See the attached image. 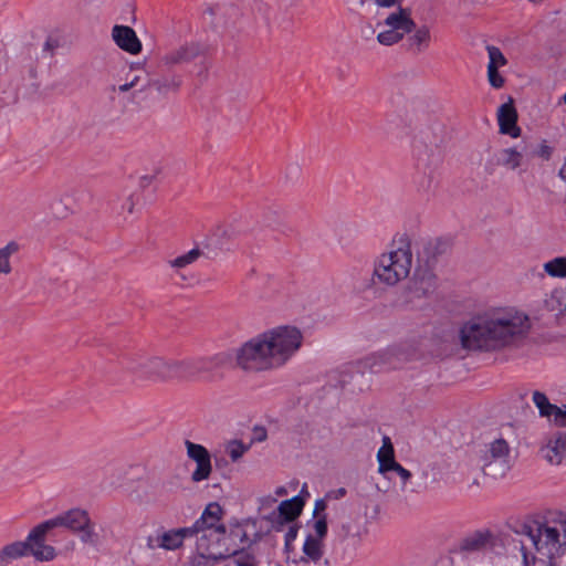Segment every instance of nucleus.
<instances>
[{
	"instance_id": "nucleus-51",
	"label": "nucleus",
	"mask_w": 566,
	"mask_h": 566,
	"mask_svg": "<svg viewBox=\"0 0 566 566\" xmlns=\"http://www.w3.org/2000/svg\"><path fill=\"white\" fill-rule=\"evenodd\" d=\"M70 213V209L65 208L63 211L56 212L57 217L64 218Z\"/></svg>"
},
{
	"instance_id": "nucleus-52",
	"label": "nucleus",
	"mask_w": 566,
	"mask_h": 566,
	"mask_svg": "<svg viewBox=\"0 0 566 566\" xmlns=\"http://www.w3.org/2000/svg\"><path fill=\"white\" fill-rule=\"evenodd\" d=\"M213 542H216V537H211V538L208 539L209 544H212Z\"/></svg>"
},
{
	"instance_id": "nucleus-24",
	"label": "nucleus",
	"mask_w": 566,
	"mask_h": 566,
	"mask_svg": "<svg viewBox=\"0 0 566 566\" xmlns=\"http://www.w3.org/2000/svg\"><path fill=\"white\" fill-rule=\"evenodd\" d=\"M542 453L551 464H560L566 458V433L551 439L542 449Z\"/></svg>"
},
{
	"instance_id": "nucleus-23",
	"label": "nucleus",
	"mask_w": 566,
	"mask_h": 566,
	"mask_svg": "<svg viewBox=\"0 0 566 566\" xmlns=\"http://www.w3.org/2000/svg\"><path fill=\"white\" fill-rule=\"evenodd\" d=\"M228 549H223V545L218 541L208 544V551L203 552L196 545V555L190 560V566H213L214 562L227 558Z\"/></svg>"
},
{
	"instance_id": "nucleus-10",
	"label": "nucleus",
	"mask_w": 566,
	"mask_h": 566,
	"mask_svg": "<svg viewBox=\"0 0 566 566\" xmlns=\"http://www.w3.org/2000/svg\"><path fill=\"white\" fill-rule=\"evenodd\" d=\"M511 469L510 446L503 438L485 446L482 454V470L494 479L503 478Z\"/></svg>"
},
{
	"instance_id": "nucleus-33",
	"label": "nucleus",
	"mask_w": 566,
	"mask_h": 566,
	"mask_svg": "<svg viewBox=\"0 0 566 566\" xmlns=\"http://www.w3.org/2000/svg\"><path fill=\"white\" fill-rule=\"evenodd\" d=\"M181 84V76L172 74L151 81L150 86H153L158 93L166 94L168 92H177Z\"/></svg>"
},
{
	"instance_id": "nucleus-7",
	"label": "nucleus",
	"mask_w": 566,
	"mask_h": 566,
	"mask_svg": "<svg viewBox=\"0 0 566 566\" xmlns=\"http://www.w3.org/2000/svg\"><path fill=\"white\" fill-rule=\"evenodd\" d=\"M222 514L223 510L218 503H209L200 518L191 527H187L190 536H196V545L201 551H208V539L211 537H216L220 544L226 539V527L220 523Z\"/></svg>"
},
{
	"instance_id": "nucleus-37",
	"label": "nucleus",
	"mask_w": 566,
	"mask_h": 566,
	"mask_svg": "<svg viewBox=\"0 0 566 566\" xmlns=\"http://www.w3.org/2000/svg\"><path fill=\"white\" fill-rule=\"evenodd\" d=\"M489 537H490L489 534H482V533L473 534L472 536L467 537L462 542L461 549L467 551V552L480 551L486 545Z\"/></svg>"
},
{
	"instance_id": "nucleus-43",
	"label": "nucleus",
	"mask_w": 566,
	"mask_h": 566,
	"mask_svg": "<svg viewBox=\"0 0 566 566\" xmlns=\"http://www.w3.org/2000/svg\"><path fill=\"white\" fill-rule=\"evenodd\" d=\"M558 426H566V406L559 408L554 405V410L551 412V418Z\"/></svg>"
},
{
	"instance_id": "nucleus-28",
	"label": "nucleus",
	"mask_w": 566,
	"mask_h": 566,
	"mask_svg": "<svg viewBox=\"0 0 566 566\" xmlns=\"http://www.w3.org/2000/svg\"><path fill=\"white\" fill-rule=\"evenodd\" d=\"M412 34L408 38V49L413 53L424 52L431 42V32L429 27L421 25L412 30Z\"/></svg>"
},
{
	"instance_id": "nucleus-16",
	"label": "nucleus",
	"mask_w": 566,
	"mask_h": 566,
	"mask_svg": "<svg viewBox=\"0 0 566 566\" xmlns=\"http://www.w3.org/2000/svg\"><path fill=\"white\" fill-rule=\"evenodd\" d=\"M185 446L188 458L196 462V469L191 473V481L198 483L209 479L212 472V465L208 450L203 446L189 440H186Z\"/></svg>"
},
{
	"instance_id": "nucleus-8",
	"label": "nucleus",
	"mask_w": 566,
	"mask_h": 566,
	"mask_svg": "<svg viewBox=\"0 0 566 566\" xmlns=\"http://www.w3.org/2000/svg\"><path fill=\"white\" fill-rule=\"evenodd\" d=\"M46 521L53 530L56 527H65L78 535L80 539L85 544H95L97 542L95 524L86 510L78 507L71 509Z\"/></svg>"
},
{
	"instance_id": "nucleus-42",
	"label": "nucleus",
	"mask_w": 566,
	"mask_h": 566,
	"mask_svg": "<svg viewBox=\"0 0 566 566\" xmlns=\"http://www.w3.org/2000/svg\"><path fill=\"white\" fill-rule=\"evenodd\" d=\"M235 541L239 539L240 543H247L249 541L247 532L243 528V525L240 523H237L233 525V527L230 530L229 536H226V539L222 541L223 548L227 546V541Z\"/></svg>"
},
{
	"instance_id": "nucleus-17",
	"label": "nucleus",
	"mask_w": 566,
	"mask_h": 566,
	"mask_svg": "<svg viewBox=\"0 0 566 566\" xmlns=\"http://www.w3.org/2000/svg\"><path fill=\"white\" fill-rule=\"evenodd\" d=\"M231 355L227 352H220L208 357L187 358L188 363L193 365V369L189 371L190 380L198 379L201 375L216 368L228 366L231 363Z\"/></svg>"
},
{
	"instance_id": "nucleus-38",
	"label": "nucleus",
	"mask_w": 566,
	"mask_h": 566,
	"mask_svg": "<svg viewBox=\"0 0 566 566\" xmlns=\"http://www.w3.org/2000/svg\"><path fill=\"white\" fill-rule=\"evenodd\" d=\"M17 251L18 244L14 242H10L6 247L0 249V275H7L11 272L10 258Z\"/></svg>"
},
{
	"instance_id": "nucleus-36",
	"label": "nucleus",
	"mask_w": 566,
	"mask_h": 566,
	"mask_svg": "<svg viewBox=\"0 0 566 566\" xmlns=\"http://www.w3.org/2000/svg\"><path fill=\"white\" fill-rule=\"evenodd\" d=\"M4 559L10 565L13 560L25 557V545L22 541L11 542L0 548Z\"/></svg>"
},
{
	"instance_id": "nucleus-14",
	"label": "nucleus",
	"mask_w": 566,
	"mask_h": 566,
	"mask_svg": "<svg viewBox=\"0 0 566 566\" xmlns=\"http://www.w3.org/2000/svg\"><path fill=\"white\" fill-rule=\"evenodd\" d=\"M189 536L190 534L187 527L177 530H165L160 527L147 536L146 546L150 551H175L181 547L185 538Z\"/></svg>"
},
{
	"instance_id": "nucleus-32",
	"label": "nucleus",
	"mask_w": 566,
	"mask_h": 566,
	"mask_svg": "<svg viewBox=\"0 0 566 566\" xmlns=\"http://www.w3.org/2000/svg\"><path fill=\"white\" fill-rule=\"evenodd\" d=\"M139 197L135 193H128L123 197L117 207V214L123 220H128L138 212Z\"/></svg>"
},
{
	"instance_id": "nucleus-25",
	"label": "nucleus",
	"mask_w": 566,
	"mask_h": 566,
	"mask_svg": "<svg viewBox=\"0 0 566 566\" xmlns=\"http://www.w3.org/2000/svg\"><path fill=\"white\" fill-rule=\"evenodd\" d=\"M523 163L524 154L516 147L503 148L495 154V164L507 170H516L522 167Z\"/></svg>"
},
{
	"instance_id": "nucleus-40",
	"label": "nucleus",
	"mask_w": 566,
	"mask_h": 566,
	"mask_svg": "<svg viewBox=\"0 0 566 566\" xmlns=\"http://www.w3.org/2000/svg\"><path fill=\"white\" fill-rule=\"evenodd\" d=\"M226 451L229 454L232 462H237L248 451V447L244 446L241 441L232 440L227 444Z\"/></svg>"
},
{
	"instance_id": "nucleus-31",
	"label": "nucleus",
	"mask_w": 566,
	"mask_h": 566,
	"mask_svg": "<svg viewBox=\"0 0 566 566\" xmlns=\"http://www.w3.org/2000/svg\"><path fill=\"white\" fill-rule=\"evenodd\" d=\"M549 311L566 318V286L554 289L546 301Z\"/></svg>"
},
{
	"instance_id": "nucleus-45",
	"label": "nucleus",
	"mask_w": 566,
	"mask_h": 566,
	"mask_svg": "<svg viewBox=\"0 0 566 566\" xmlns=\"http://www.w3.org/2000/svg\"><path fill=\"white\" fill-rule=\"evenodd\" d=\"M347 491L345 488H338L335 490H329L325 495L328 500H340L346 495Z\"/></svg>"
},
{
	"instance_id": "nucleus-35",
	"label": "nucleus",
	"mask_w": 566,
	"mask_h": 566,
	"mask_svg": "<svg viewBox=\"0 0 566 566\" xmlns=\"http://www.w3.org/2000/svg\"><path fill=\"white\" fill-rule=\"evenodd\" d=\"M223 549H228L227 557H231L235 566H258L255 556L249 551L231 549L230 547H224Z\"/></svg>"
},
{
	"instance_id": "nucleus-6",
	"label": "nucleus",
	"mask_w": 566,
	"mask_h": 566,
	"mask_svg": "<svg viewBox=\"0 0 566 566\" xmlns=\"http://www.w3.org/2000/svg\"><path fill=\"white\" fill-rule=\"evenodd\" d=\"M297 537V526H290L285 533V555L287 564L295 566H317L322 563L325 555V543L315 536L314 531H308L301 544H295Z\"/></svg>"
},
{
	"instance_id": "nucleus-5",
	"label": "nucleus",
	"mask_w": 566,
	"mask_h": 566,
	"mask_svg": "<svg viewBox=\"0 0 566 566\" xmlns=\"http://www.w3.org/2000/svg\"><path fill=\"white\" fill-rule=\"evenodd\" d=\"M562 532L566 538V523H562L560 528L538 523L524 525L520 539L524 562L527 563L530 555L535 558L534 553L547 559L558 556L563 545Z\"/></svg>"
},
{
	"instance_id": "nucleus-21",
	"label": "nucleus",
	"mask_w": 566,
	"mask_h": 566,
	"mask_svg": "<svg viewBox=\"0 0 566 566\" xmlns=\"http://www.w3.org/2000/svg\"><path fill=\"white\" fill-rule=\"evenodd\" d=\"M447 250V244L440 239H431L422 244L418 252L417 265L436 268L438 258Z\"/></svg>"
},
{
	"instance_id": "nucleus-34",
	"label": "nucleus",
	"mask_w": 566,
	"mask_h": 566,
	"mask_svg": "<svg viewBox=\"0 0 566 566\" xmlns=\"http://www.w3.org/2000/svg\"><path fill=\"white\" fill-rule=\"evenodd\" d=\"M544 272L552 279L566 277V256H556L543 264Z\"/></svg>"
},
{
	"instance_id": "nucleus-13",
	"label": "nucleus",
	"mask_w": 566,
	"mask_h": 566,
	"mask_svg": "<svg viewBox=\"0 0 566 566\" xmlns=\"http://www.w3.org/2000/svg\"><path fill=\"white\" fill-rule=\"evenodd\" d=\"M205 53V48L199 42H185L166 51L159 60L160 66L166 70H174L190 63Z\"/></svg>"
},
{
	"instance_id": "nucleus-27",
	"label": "nucleus",
	"mask_w": 566,
	"mask_h": 566,
	"mask_svg": "<svg viewBox=\"0 0 566 566\" xmlns=\"http://www.w3.org/2000/svg\"><path fill=\"white\" fill-rule=\"evenodd\" d=\"M203 252L199 248H193L174 259L168 260L167 265L178 275L184 277L182 270L189 268L195 264L201 256Z\"/></svg>"
},
{
	"instance_id": "nucleus-11",
	"label": "nucleus",
	"mask_w": 566,
	"mask_h": 566,
	"mask_svg": "<svg viewBox=\"0 0 566 566\" xmlns=\"http://www.w3.org/2000/svg\"><path fill=\"white\" fill-rule=\"evenodd\" d=\"M408 358L402 345H391L365 356L359 364L361 371L380 373L399 368Z\"/></svg>"
},
{
	"instance_id": "nucleus-41",
	"label": "nucleus",
	"mask_w": 566,
	"mask_h": 566,
	"mask_svg": "<svg viewBox=\"0 0 566 566\" xmlns=\"http://www.w3.org/2000/svg\"><path fill=\"white\" fill-rule=\"evenodd\" d=\"M391 472H394L398 475V478L400 480V489L402 491L406 490L407 484L409 483V481L412 478V473L409 470H407L406 468H403L401 464H399L398 462L389 468V473H391Z\"/></svg>"
},
{
	"instance_id": "nucleus-48",
	"label": "nucleus",
	"mask_w": 566,
	"mask_h": 566,
	"mask_svg": "<svg viewBox=\"0 0 566 566\" xmlns=\"http://www.w3.org/2000/svg\"><path fill=\"white\" fill-rule=\"evenodd\" d=\"M377 6L382 8H390L392 7L397 0H373Z\"/></svg>"
},
{
	"instance_id": "nucleus-9",
	"label": "nucleus",
	"mask_w": 566,
	"mask_h": 566,
	"mask_svg": "<svg viewBox=\"0 0 566 566\" xmlns=\"http://www.w3.org/2000/svg\"><path fill=\"white\" fill-rule=\"evenodd\" d=\"M384 30L377 35L381 45H392L401 41L406 34L412 32L416 27L411 12L407 8H397L389 12L382 21Z\"/></svg>"
},
{
	"instance_id": "nucleus-29",
	"label": "nucleus",
	"mask_w": 566,
	"mask_h": 566,
	"mask_svg": "<svg viewBox=\"0 0 566 566\" xmlns=\"http://www.w3.org/2000/svg\"><path fill=\"white\" fill-rule=\"evenodd\" d=\"M150 83L151 80L147 76L144 70H140L139 73L130 72L126 77V82L117 86V91L119 93H126L130 90L145 92L150 87Z\"/></svg>"
},
{
	"instance_id": "nucleus-39",
	"label": "nucleus",
	"mask_w": 566,
	"mask_h": 566,
	"mask_svg": "<svg viewBox=\"0 0 566 566\" xmlns=\"http://www.w3.org/2000/svg\"><path fill=\"white\" fill-rule=\"evenodd\" d=\"M533 402L538 408L541 416L551 418V412L554 410V405L548 401L545 394L535 391L533 394Z\"/></svg>"
},
{
	"instance_id": "nucleus-18",
	"label": "nucleus",
	"mask_w": 566,
	"mask_h": 566,
	"mask_svg": "<svg viewBox=\"0 0 566 566\" xmlns=\"http://www.w3.org/2000/svg\"><path fill=\"white\" fill-rule=\"evenodd\" d=\"M496 115L501 134L512 138H517L521 135V128L517 126V112L512 98L499 107Z\"/></svg>"
},
{
	"instance_id": "nucleus-46",
	"label": "nucleus",
	"mask_w": 566,
	"mask_h": 566,
	"mask_svg": "<svg viewBox=\"0 0 566 566\" xmlns=\"http://www.w3.org/2000/svg\"><path fill=\"white\" fill-rule=\"evenodd\" d=\"M156 178V175H144L139 178V186L142 188L149 187Z\"/></svg>"
},
{
	"instance_id": "nucleus-22",
	"label": "nucleus",
	"mask_w": 566,
	"mask_h": 566,
	"mask_svg": "<svg viewBox=\"0 0 566 566\" xmlns=\"http://www.w3.org/2000/svg\"><path fill=\"white\" fill-rule=\"evenodd\" d=\"M327 501L326 495L322 499H317L314 503L313 520L307 523V527H311L316 537H319L324 543L327 536Z\"/></svg>"
},
{
	"instance_id": "nucleus-1",
	"label": "nucleus",
	"mask_w": 566,
	"mask_h": 566,
	"mask_svg": "<svg viewBox=\"0 0 566 566\" xmlns=\"http://www.w3.org/2000/svg\"><path fill=\"white\" fill-rule=\"evenodd\" d=\"M530 317L515 308H494L467 322L460 331L463 348L495 350L513 345L527 336Z\"/></svg>"
},
{
	"instance_id": "nucleus-20",
	"label": "nucleus",
	"mask_w": 566,
	"mask_h": 566,
	"mask_svg": "<svg viewBox=\"0 0 566 566\" xmlns=\"http://www.w3.org/2000/svg\"><path fill=\"white\" fill-rule=\"evenodd\" d=\"M112 38L116 45L129 54H138L142 51V42L136 32L127 25H115Z\"/></svg>"
},
{
	"instance_id": "nucleus-26",
	"label": "nucleus",
	"mask_w": 566,
	"mask_h": 566,
	"mask_svg": "<svg viewBox=\"0 0 566 566\" xmlns=\"http://www.w3.org/2000/svg\"><path fill=\"white\" fill-rule=\"evenodd\" d=\"M377 461L378 472L390 480L389 468L397 463V461L395 459L394 444L387 436L382 438V446L377 452Z\"/></svg>"
},
{
	"instance_id": "nucleus-15",
	"label": "nucleus",
	"mask_w": 566,
	"mask_h": 566,
	"mask_svg": "<svg viewBox=\"0 0 566 566\" xmlns=\"http://www.w3.org/2000/svg\"><path fill=\"white\" fill-rule=\"evenodd\" d=\"M438 286V280L433 268L416 265L413 275L408 284V293L411 298H427L431 296Z\"/></svg>"
},
{
	"instance_id": "nucleus-19",
	"label": "nucleus",
	"mask_w": 566,
	"mask_h": 566,
	"mask_svg": "<svg viewBox=\"0 0 566 566\" xmlns=\"http://www.w3.org/2000/svg\"><path fill=\"white\" fill-rule=\"evenodd\" d=\"M486 50L489 55L488 81L493 88H502L505 84V78L499 70L506 65L507 60L501 50L494 45H489Z\"/></svg>"
},
{
	"instance_id": "nucleus-3",
	"label": "nucleus",
	"mask_w": 566,
	"mask_h": 566,
	"mask_svg": "<svg viewBox=\"0 0 566 566\" xmlns=\"http://www.w3.org/2000/svg\"><path fill=\"white\" fill-rule=\"evenodd\" d=\"M412 262L411 240L407 235H400L374 261L373 281L379 285L396 286L409 276Z\"/></svg>"
},
{
	"instance_id": "nucleus-30",
	"label": "nucleus",
	"mask_w": 566,
	"mask_h": 566,
	"mask_svg": "<svg viewBox=\"0 0 566 566\" xmlns=\"http://www.w3.org/2000/svg\"><path fill=\"white\" fill-rule=\"evenodd\" d=\"M304 503L305 502L301 495H296L290 500L282 501L277 507L279 514L285 521H294L302 513Z\"/></svg>"
},
{
	"instance_id": "nucleus-49",
	"label": "nucleus",
	"mask_w": 566,
	"mask_h": 566,
	"mask_svg": "<svg viewBox=\"0 0 566 566\" xmlns=\"http://www.w3.org/2000/svg\"><path fill=\"white\" fill-rule=\"evenodd\" d=\"M558 176L562 180L566 182V157L564 159L563 166L559 169Z\"/></svg>"
},
{
	"instance_id": "nucleus-47",
	"label": "nucleus",
	"mask_w": 566,
	"mask_h": 566,
	"mask_svg": "<svg viewBox=\"0 0 566 566\" xmlns=\"http://www.w3.org/2000/svg\"><path fill=\"white\" fill-rule=\"evenodd\" d=\"M350 525L348 523H343L340 526H339V536L343 537V538H346L348 536H350Z\"/></svg>"
},
{
	"instance_id": "nucleus-4",
	"label": "nucleus",
	"mask_w": 566,
	"mask_h": 566,
	"mask_svg": "<svg viewBox=\"0 0 566 566\" xmlns=\"http://www.w3.org/2000/svg\"><path fill=\"white\" fill-rule=\"evenodd\" d=\"M126 369L142 380L165 384L171 380H190L193 365L188 359H172L156 355H134L128 358Z\"/></svg>"
},
{
	"instance_id": "nucleus-50",
	"label": "nucleus",
	"mask_w": 566,
	"mask_h": 566,
	"mask_svg": "<svg viewBox=\"0 0 566 566\" xmlns=\"http://www.w3.org/2000/svg\"><path fill=\"white\" fill-rule=\"evenodd\" d=\"M275 494H276L277 496H284V495H286V494H287V491H286V489H285L284 486H280V488H277V489L275 490Z\"/></svg>"
},
{
	"instance_id": "nucleus-2",
	"label": "nucleus",
	"mask_w": 566,
	"mask_h": 566,
	"mask_svg": "<svg viewBox=\"0 0 566 566\" xmlns=\"http://www.w3.org/2000/svg\"><path fill=\"white\" fill-rule=\"evenodd\" d=\"M302 332L291 325L270 328L243 343L234 354L235 365L248 373L283 366L301 348Z\"/></svg>"
},
{
	"instance_id": "nucleus-12",
	"label": "nucleus",
	"mask_w": 566,
	"mask_h": 566,
	"mask_svg": "<svg viewBox=\"0 0 566 566\" xmlns=\"http://www.w3.org/2000/svg\"><path fill=\"white\" fill-rule=\"evenodd\" d=\"M52 526L44 521L34 526L23 542L25 554L31 555L36 562H51L56 557V551L53 546L45 543Z\"/></svg>"
},
{
	"instance_id": "nucleus-44",
	"label": "nucleus",
	"mask_w": 566,
	"mask_h": 566,
	"mask_svg": "<svg viewBox=\"0 0 566 566\" xmlns=\"http://www.w3.org/2000/svg\"><path fill=\"white\" fill-rule=\"evenodd\" d=\"M553 149L551 146L546 144V142L541 143L536 150V155L544 160H548L552 156Z\"/></svg>"
}]
</instances>
